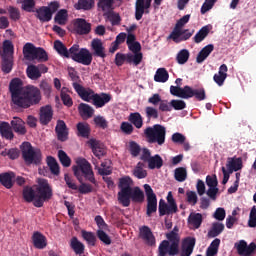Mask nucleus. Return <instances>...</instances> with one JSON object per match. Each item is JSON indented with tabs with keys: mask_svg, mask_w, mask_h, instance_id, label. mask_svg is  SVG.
<instances>
[{
	"mask_svg": "<svg viewBox=\"0 0 256 256\" xmlns=\"http://www.w3.org/2000/svg\"><path fill=\"white\" fill-rule=\"evenodd\" d=\"M9 92L11 102L18 109H29V107L41 103V90L33 85L23 87V80L20 78H14L10 81Z\"/></svg>",
	"mask_w": 256,
	"mask_h": 256,
	"instance_id": "nucleus-1",
	"label": "nucleus"
},
{
	"mask_svg": "<svg viewBox=\"0 0 256 256\" xmlns=\"http://www.w3.org/2000/svg\"><path fill=\"white\" fill-rule=\"evenodd\" d=\"M179 229L177 226L174 227L173 231L166 234V239L163 240L158 247V256H175L179 255V243L181 241V238L179 237V234L177 232Z\"/></svg>",
	"mask_w": 256,
	"mask_h": 256,
	"instance_id": "nucleus-2",
	"label": "nucleus"
},
{
	"mask_svg": "<svg viewBox=\"0 0 256 256\" xmlns=\"http://www.w3.org/2000/svg\"><path fill=\"white\" fill-rule=\"evenodd\" d=\"M77 166L72 167V171L76 176L79 183H83V176L86 181L92 183V185H97V180L95 179V173L91 167V163L85 158H78L76 160Z\"/></svg>",
	"mask_w": 256,
	"mask_h": 256,
	"instance_id": "nucleus-3",
	"label": "nucleus"
},
{
	"mask_svg": "<svg viewBox=\"0 0 256 256\" xmlns=\"http://www.w3.org/2000/svg\"><path fill=\"white\" fill-rule=\"evenodd\" d=\"M170 93L174 97H180V99H191L195 97L196 101H205L207 94L205 88L193 89L191 86L175 87L170 86Z\"/></svg>",
	"mask_w": 256,
	"mask_h": 256,
	"instance_id": "nucleus-4",
	"label": "nucleus"
},
{
	"mask_svg": "<svg viewBox=\"0 0 256 256\" xmlns=\"http://www.w3.org/2000/svg\"><path fill=\"white\" fill-rule=\"evenodd\" d=\"M36 186V199L34 200V207H43L44 203L53 199V187L45 178H40Z\"/></svg>",
	"mask_w": 256,
	"mask_h": 256,
	"instance_id": "nucleus-5",
	"label": "nucleus"
},
{
	"mask_svg": "<svg viewBox=\"0 0 256 256\" xmlns=\"http://www.w3.org/2000/svg\"><path fill=\"white\" fill-rule=\"evenodd\" d=\"M23 55L26 61H37L38 63H47L49 53L42 47H36L33 43H26L23 46Z\"/></svg>",
	"mask_w": 256,
	"mask_h": 256,
	"instance_id": "nucleus-6",
	"label": "nucleus"
},
{
	"mask_svg": "<svg viewBox=\"0 0 256 256\" xmlns=\"http://www.w3.org/2000/svg\"><path fill=\"white\" fill-rule=\"evenodd\" d=\"M22 158L27 165H41L43 154L40 149H35L30 142H23L20 146Z\"/></svg>",
	"mask_w": 256,
	"mask_h": 256,
	"instance_id": "nucleus-7",
	"label": "nucleus"
},
{
	"mask_svg": "<svg viewBox=\"0 0 256 256\" xmlns=\"http://www.w3.org/2000/svg\"><path fill=\"white\" fill-rule=\"evenodd\" d=\"M70 59L81 65H91L93 54L87 48H80L79 44H74L70 48Z\"/></svg>",
	"mask_w": 256,
	"mask_h": 256,
	"instance_id": "nucleus-8",
	"label": "nucleus"
},
{
	"mask_svg": "<svg viewBox=\"0 0 256 256\" xmlns=\"http://www.w3.org/2000/svg\"><path fill=\"white\" fill-rule=\"evenodd\" d=\"M144 134L148 139V143H157L158 145H164L167 130L161 124H156L153 127H147L144 130Z\"/></svg>",
	"mask_w": 256,
	"mask_h": 256,
	"instance_id": "nucleus-9",
	"label": "nucleus"
},
{
	"mask_svg": "<svg viewBox=\"0 0 256 256\" xmlns=\"http://www.w3.org/2000/svg\"><path fill=\"white\" fill-rule=\"evenodd\" d=\"M131 200L133 203H143V201H145V193L143 190H141V188L136 186L130 190V193L127 195L126 199H120L119 203H121L123 207H129V205H131Z\"/></svg>",
	"mask_w": 256,
	"mask_h": 256,
	"instance_id": "nucleus-10",
	"label": "nucleus"
},
{
	"mask_svg": "<svg viewBox=\"0 0 256 256\" xmlns=\"http://www.w3.org/2000/svg\"><path fill=\"white\" fill-rule=\"evenodd\" d=\"M234 249H236L239 256H253L256 254V243L247 244V241L240 240L234 244Z\"/></svg>",
	"mask_w": 256,
	"mask_h": 256,
	"instance_id": "nucleus-11",
	"label": "nucleus"
},
{
	"mask_svg": "<svg viewBox=\"0 0 256 256\" xmlns=\"http://www.w3.org/2000/svg\"><path fill=\"white\" fill-rule=\"evenodd\" d=\"M72 87L74 91H76L77 95L82 99V101H86V103H91L93 101V97H95L96 93L91 88H85L83 85L74 82L72 83Z\"/></svg>",
	"mask_w": 256,
	"mask_h": 256,
	"instance_id": "nucleus-12",
	"label": "nucleus"
},
{
	"mask_svg": "<svg viewBox=\"0 0 256 256\" xmlns=\"http://www.w3.org/2000/svg\"><path fill=\"white\" fill-rule=\"evenodd\" d=\"M133 180L129 176H125L119 179L118 187L120 191L118 192V201L122 199H127V196L131 193L133 189L131 187Z\"/></svg>",
	"mask_w": 256,
	"mask_h": 256,
	"instance_id": "nucleus-13",
	"label": "nucleus"
},
{
	"mask_svg": "<svg viewBox=\"0 0 256 256\" xmlns=\"http://www.w3.org/2000/svg\"><path fill=\"white\" fill-rule=\"evenodd\" d=\"M153 0H136L135 3V19L141 21L143 15H149V9H151V3Z\"/></svg>",
	"mask_w": 256,
	"mask_h": 256,
	"instance_id": "nucleus-14",
	"label": "nucleus"
},
{
	"mask_svg": "<svg viewBox=\"0 0 256 256\" xmlns=\"http://www.w3.org/2000/svg\"><path fill=\"white\" fill-rule=\"evenodd\" d=\"M139 238L149 247H153L156 243L155 235L149 226L144 225L139 228Z\"/></svg>",
	"mask_w": 256,
	"mask_h": 256,
	"instance_id": "nucleus-15",
	"label": "nucleus"
},
{
	"mask_svg": "<svg viewBox=\"0 0 256 256\" xmlns=\"http://www.w3.org/2000/svg\"><path fill=\"white\" fill-rule=\"evenodd\" d=\"M74 30L77 35H89L91 33V23L83 18H78L74 22Z\"/></svg>",
	"mask_w": 256,
	"mask_h": 256,
	"instance_id": "nucleus-16",
	"label": "nucleus"
},
{
	"mask_svg": "<svg viewBox=\"0 0 256 256\" xmlns=\"http://www.w3.org/2000/svg\"><path fill=\"white\" fill-rule=\"evenodd\" d=\"M111 99H112L111 94H107L103 92L100 94L96 93L93 96L92 105H94L96 109H101L102 107H105L107 103L111 101Z\"/></svg>",
	"mask_w": 256,
	"mask_h": 256,
	"instance_id": "nucleus-17",
	"label": "nucleus"
},
{
	"mask_svg": "<svg viewBox=\"0 0 256 256\" xmlns=\"http://www.w3.org/2000/svg\"><path fill=\"white\" fill-rule=\"evenodd\" d=\"M36 19H39L41 23H49L53 19V15L51 14V10H49V7L42 6L40 8H37L34 11Z\"/></svg>",
	"mask_w": 256,
	"mask_h": 256,
	"instance_id": "nucleus-18",
	"label": "nucleus"
},
{
	"mask_svg": "<svg viewBox=\"0 0 256 256\" xmlns=\"http://www.w3.org/2000/svg\"><path fill=\"white\" fill-rule=\"evenodd\" d=\"M226 167L229 173H233L234 171H241L243 169V158L241 157H228Z\"/></svg>",
	"mask_w": 256,
	"mask_h": 256,
	"instance_id": "nucleus-19",
	"label": "nucleus"
},
{
	"mask_svg": "<svg viewBox=\"0 0 256 256\" xmlns=\"http://www.w3.org/2000/svg\"><path fill=\"white\" fill-rule=\"evenodd\" d=\"M0 135L3 139L7 141H13L15 139V134H13V128L9 122L1 121L0 122Z\"/></svg>",
	"mask_w": 256,
	"mask_h": 256,
	"instance_id": "nucleus-20",
	"label": "nucleus"
},
{
	"mask_svg": "<svg viewBox=\"0 0 256 256\" xmlns=\"http://www.w3.org/2000/svg\"><path fill=\"white\" fill-rule=\"evenodd\" d=\"M92 50L94 51L93 55L95 57H101V59H105L107 54L105 53V47L103 46V41L99 38H95L91 42Z\"/></svg>",
	"mask_w": 256,
	"mask_h": 256,
	"instance_id": "nucleus-21",
	"label": "nucleus"
},
{
	"mask_svg": "<svg viewBox=\"0 0 256 256\" xmlns=\"http://www.w3.org/2000/svg\"><path fill=\"white\" fill-rule=\"evenodd\" d=\"M53 119V108L46 105L40 109V123L41 125H49Z\"/></svg>",
	"mask_w": 256,
	"mask_h": 256,
	"instance_id": "nucleus-22",
	"label": "nucleus"
},
{
	"mask_svg": "<svg viewBox=\"0 0 256 256\" xmlns=\"http://www.w3.org/2000/svg\"><path fill=\"white\" fill-rule=\"evenodd\" d=\"M10 125L14 133H17L18 135L27 134V128H25V122L23 121V119L19 117H14L13 120L10 122Z\"/></svg>",
	"mask_w": 256,
	"mask_h": 256,
	"instance_id": "nucleus-23",
	"label": "nucleus"
},
{
	"mask_svg": "<svg viewBox=\"0 0 256 256\" xmlns=\"http://www.w3.org/2000/svg\"><path fill=\"white\" fill-rule=\"evenodd\" d=\"M32 243L35 249H45L47 247V238L41 232L36 231L32 235Z\"/></svg>",
	"mask_w": 256,
	"mask_h": 256,
	"instance_id": "nucleus-24",
	"label": "nucleus"
},
{
	"mask_svg": "<svg viewBox=\"0 0 256 256\" xmlns=\"http://www.w3.org/2000/svg\"><path fill=\"white\" fill-rule=\"evenodd\" d=\"M227 71H229L227 64H222L219 67L218 74L214 75L213 80L219 87L223 86V83H225V79H227Z\"/></svg>",
	"mask_w": 256,
	"mask_h": 256,
	"instance_id": "nucleus-25",
	"label": "nucleus"
},
{
	"mask_svg": "<svg viewBox=\"0 0 256 256\" xmlns=\"http://www.w3.org/2000/svg\"><path fill=\"white\" fill-rule=\"evenodd\" d=\"M88 144L90 145V148L92 149V153L97 157L98 159H101V157H104L105 155V148L99 143V141L95 139H90L88 141Z\"/></svg>",
	"mask_w": 256,
	"mask_h": 256,
	"instance_id": "nucleus-26",
	"label": "nucleus"
},
{
	"mask_svg": "<svg viewBox=\"0 0 256 256\" xmlns=\"http://www.w3.org/2000/svg\"><path fill=\"white\" fill-rule=\"evenodd\" d=\"M77 129V136L83 137V139H89V136L91 135V126L87 122H79L76 125Z\"/></svg>",
	"mask_w": 256,
	"mask_h": 256,
	"instance_id": "nucleus-27",
	"label": "nucleus"
},
{
	"mask_svg": "<svg viewBox=\"0 0 256 256\" xmlns=\"http://www.w3.org/2000/svg\"><path fill=\"white\" fill-rule=\"evenodd\" d=\"M54 49L58 54H60L61 57H65L66 59L71 58V48L67 49V46H65V44H63V42L60 40L54 41Z\"/></svg>",
	"mask_w": 256,
	"mask_h": 256,
	"instance_id": "nucleus-28",
	"label": "nucleus"
},
{
	"mask_svg": "<svg viewBox=\"0 0 256 256\" xmlns=\"http://www.w3.org/2000/svg\"><path fill=\"white\" fill-rule=\"evenodd\" d=\"M215 49V46L213 44H208L204 48L201 49V51L198 53L196 57L197 63H203L211 53H213V50Z\"/></svg>",
	"mask_w": 256,
	"mask_h": 256,
	"instance_id": "nucleus-29",
	"label": "nucleus"
},
{
	"mask_svg": "<svg viewBox=\"0 0 256 256\" xmlns=\"http://www.w3.org/2000/svg\"><path fill=\"white\" fill-rule=\"evenodd\" d=\"M70 247L75 255H83L85 253V244H83L77 237H72L70 240Z\"/></svg>",
	"mask_w": 256,
	"mask_h": 256,
	"instance_id": "nucleus-30",
	"label": "nucleus"
},
{
	"mask_svg": "<svg viewBox=\"0 0 256 256\" xmlns=\"http://www.w3.org/2000/svg\"><path fill=\"white\" fill-rule=\"evenodd\" d=\"M78 111L81 115V117H83V119H91V117H93L94 113H95V109H93V107H91L89 104H85V103H80L78 106Z\"/></svg>",
	"mask_w": 256,
	"mask_h": 256,
	"instance_id": "nucleus-31",
	"label": "nucleus"
},
{
	"mask_svg": "<svg viewBox=\"0 0 256 256\" xmlns=\"http://www.w3.org/2000/svg\"><path fill=\"white\" fill-rule=\"evenodd\" d=\"M22 195L26 203H35V200L37 199V191H35L31 186L24 187Z\"/></svg>",
	"mask_w": 256,
	"mask_h": 256,
	"instance_id": "nucleus-32",
	"label": "nucleus"
},
{
	"mask_svg": "<svg viewBox=\"0 0 256 256\" xmlns=\"http://www.w3.org/2000/svg\"><path fill=\"white\" fill-rule=\"evenodd\" d=\"M13 179H15V173L13 172H6L0 174V183L6 189H11L13 187Z\"/></svg>",
	"mask_w": 256,
	"mask_h": 256,
	"instance_id": "nucleus-33",
	"label": "nucleus"
},
{
	"mask_svg": "<svg viewBox=\"0 0 256 256\" xmlns=\"http://www.w3.org/2000/svg\"><path fill=\"white\" fill-rule=\"evenodd\" d=\"M95 7V0H78L74 5L77 11H91Z\"/></svg>",
	"mask_w": 256,
	"mask_h": 256,
	"instance_id": "nucleus-34",
	"label": "nucleus"
},
{
	"mask_svg": "<svg viewBox=\"0 0 256 256\" xmlns=\"http://www.w3.org/2000/svg\"><path fill=\"white\" fill-rule=\"evenodd\" d=\"M188 223L193 229H199L203 223V215L201 213L190 214L188 217Z\"/></svg>",
	"mask_w": 256,
	"mask_h": 256,
	"instance_id": "nucleus-35",
	"label": "nucleus"
},
{
	"mask_svg": "<svg viewBox=\"0 0 256 256\" xmlns=\"http://www.w3.org/2000/svg\"><path fill=\"white\" fill-rule=\"evenodd\" d=\"M3 53L1 57H13L15 53V46L11 40H4L2 44Z\"/></svg>",
	"mask_w": 256,
	"mask_h": 256,
	"instance_id": "nucleus-36",
	"label": "nucleus"
},
{
	"mask_svg": "<svg viewBox=\"0 0 256 256\" xmlns=\"http://www.w3.org/2000/svg\"><path fill=\"white\" fill-rule=\"evenodd\" d=\"M17 3L21 5L22 11L26 13H35V0H17Z\"/></svg>",
	"mask_w": 256,
	"mask_h": 256,
	"instance_id": "nucleus-37",
	"label": "nucleus"
},
{
	"mask_svg": "<svg viewBox=\"0 0 256 256\" xmlns=\"http://www.w3.org/2000/svg\"><path fill=\"white\" fill-rule=\"evenodd\" d=\"M128 121L134 125L136 129H141V127H143V116H141V113L139 112L130 113Z\"/></svg>",
	"mask_w": 256,
	"mask_h": 256,
	"instance_id": "nucleus-38",
	"label": "nucleus"
},
{
	"mask_svg": "<svg viewBox=\"0 0 256 256\" xmlns=\"http://www.w3.org/2000/svg\"><path fill=\"white\" fill-rule=\"evenodd\" d=\"M222 231H225V225L221 222L212 224V228L208 231V237L215 238L221 235Z\"/></svg>",
	"mask_w": 256,
	"mask_h": 256,
	"instance_id": "nucleus-39",
	"label": "nucleus"
},
{
	"mask_svg": "<svg viewBox=\"0 0 256 256\" xmlns=\"http://www.w3.org/2000/svg\"><path fill=\"white\" fill-rule=\"evenodd\" d=\"M114 4H115V0H99L97 3V7L99 11H103V13H109L113 11Z\"/></svg>",
	"mask_w": 256,
	"mask_h": 256,
	"instance_id": "nucleus-40",
	"label": "nucleus"
},
{
	"mask_svg": "<svg viewBox=\"0 0 256 256\" xmlns=\"http://www.w3.org/2000/svg\"><path fill=\"white\" fill-rule=\"evenodd\" d=\"M26 74L28 79H31L32 81H37V79H41V72H39V69L35 64H31L27 67Z\"/></svg>",
	"mask_w": 256,
	"mask_h": 256,
	"instance_id": "nucleus-41",
	"label": "nucleus"
},
{
	"mask_svg": "<svg viewBox=\"0 0 256 256\" xmlns=\"http://www.w3.org/2000/svg\"><path fill=\"white\" fill-rule=\"evenodd\" d=\"M154 81L156 83H167L169 81V72L165 68H158L154 75Z\"/></svg>",
	"mask_w": 256,
	"mask_h": 256,
	"instance_id": "nucleus-42",
	"label": "nucleus"
},
{
	"mask_svg": "<svg viewBox=\"0 0 256 256\" xmlns=\"http://www.w3.org/2000/svg\"><path fill=\"white\" fill-rule=\"evenodd\" d=\"M141 61H143V53H128L126 54V63L134 64L135 67L141 65Z\"/></svg>",
	"mask_w": 256,
	"mask_h": 256,
	"instance_id": "nucleus-43",
	"label": "nucleus"
},
{
	"mask_svg": "<svg viewBox=\"0 0 256 256\" xmlns=\"http://www.w3.org/2000/svg\"><path fill=\"white\" fill-rule=\"evenodd\" d=\"M47 165L52 173V175H59L61 173L59 168V163H57V159L53 156L47 157Z\"/></svg>",
	"mask_w": 256,
	"mask_h": 256,
	"instance_id": "nucleus-44",
	"label": "nucleus"
},
{
	"mask_svg": "<svg viewBox=\"0 0 256 256\" xmlns=\"http://www.w3.org/2000/svg\"><path fill=\"white\" fill-rule=\"evenodd\" d=\"M81 235L84 241L88 243V245H90L91 247H95L97 243V236H95V233L88 232L87 230H82Z\"/></svg>",
	"mask_w": 256,
	"mask_h": 256,
	"instance_id": "nucleus-45",
	"label": "nucleus"
},
{
	"mask_svg": "<svg viewBox=\"0 0 256 256\" xmlns=\"http://www.w3.org/2000/svg\"><path fill=\"white\" fill-rule=\"evenodd\" d=\"M158 211H159L160 217H163L164 215H171V213H177V212H174L171 209V206L168 205L167 202H165V200L163 199H160L159 201Z\"/></svg>",
	"mask_w": 256,
	"mask_h": 256,
	"instance_id": "nucleus-46",
	"label": "nucleus"
},
{
	"mask_svg": "<svg viewBox=\"0 0 256 256\" xmlns=\"http://www.w3.org/2000/svg\"><path fill=\"white\" fill-rule=\"evenodd\" d=\"M163 167V158L159 154L152 156L150 160H148V168L150 169H161Z\"/></svg>",
	"mask_w": 256,
	"mask_h": 256,
	"instance_id": "nucleus-47",
	"label": "nucleus"
},
{
	"mask_svg": "<svg viewBox=\"0 0 256 256\" xmlns=\"http://www.w3.org/2000/svg\"><path fill=\"white\" fill-rule=\"evenodd\" d=\"M153 213H157V198H148L147 199V208L146 215L147 217H151Z\"/></svg>",
	"mask_w": 256,
	"mask_h": 256,
	"instance_id": "nucleus-48",
	"label": "nucleus"
},
{
	"mask_svg": "<svg viewBox=\"0 0 256 256\" xmlns=\"http://www.w3.org/2000/svg\"><path fill=\"white\" fill-rule=\"evenodd\" d=\"M2 71L6 74L13 71V57L2 56Z\"/></svg>",
	"mask_w": 256,
	"mask_h": 256,
	"instance_id": "nucleus-49",
	"label": "nucleus"
},
{
	"mask_svg": "<svg viewBox=\"0 0 256 256\" xmlns=\"http://www.w3.org/2000/svg\"><path fill=\"white\" fill-rule=\"evenodd\" d=\"M190 53L187 49H182L178 52L176 56V61L178 65H185L189 61Z\"/></svg>",
	"mask_w": 256,
	"mask_h": 256,
	"instance_id": "nucleus-50",
	"label": "nucleus"
},
{
	"mask_svg": "<svg viewBox=\"0 0 256 256\" xmlns=\"http://www.w3.org/2000/svg\"><path fill=\"white\" fill-rule=\"evenodd\" d=\"M209 35V26L202 27L194 36V42L201 43Z\"/></svg>",
	"mask_w": 256,
	"mask_h": 256,
	"instance_id": "nucleus-51",
	"label": "nucleus"
},
{
	"mask_svg": "<svg viewBox=\"0 0 256 256\" xmlns=\"http://www.w3.org/2000/svg\"><path fill=\"white\" fill-rule=\"evenodd\" d=\"M174 177L179 183H183L187 179V169L183 167L176 168L174 170Z\"/></svg>",
	"mask_w": 256,
	"mask_h": 256,
	"instance_id": "nucleus-52",
	"label": "nucleus"
},
{
	"mask_svg": "<svg viewBox=\"0 0 256 256\" xmlns=\"http://www.w3.org/2000/svg\"><path fill=\"white\" fill-rule=\"evenodd\" d=\"M67 17V10L61 9L55 15L54 21L58 23V25H65V23H67Z\"/></svg>",
	"mask_w": 256,
	"mask_h": 256,
	"instance_id": "nucleus-53",
	"label": "nucleus"
},
{
	"mask_svg": "<svg viewBox=\"0 0 256 256\" xmlns=\"http://www.w3.org/2000/svg\"><path fill=\"white\" fill-rule=\"evenodd\" d=\"M65 90L67 91V88H62L61 90V93H60L61 101L63 105H65V107H73V98H71V96L67 94Z\"/></svg>",
	"mask_w": 256,
	"mask_h": 256,
	"instance_id": "nucleus-54",
	"label": "nucleus"
},
{
	"mask_svg": "<svg viewBox=\"0 0 256 256\" xmlns=\"http://www.w3.org/2000/svg\"><path fill=\"white\" fill-rule=\"evenodd\" d=\"M58 159L64 167H71V158L69 155L66 154L65 151L59 150L58 151Z\"/></svg>",
	"mask_w": 256,
	"mask_h": 256,
	"instance_id": "nucleus-55",
	"label": "nucleus"
},
{
	"mask_svg": "<svg viewBox=\"0 0 256 256\" xmlns=\"http://www.w3.org/2000/svg\"><path fill=\"white\" fill-rule=\"evenodd\" d=\"M197 243V239L195 237L188 236L183 239L182 241V247H185L186 249H195V244Z\"/></svg>",
	"mask_w": 256,
	"mask_h": 256,
	"instance_id": "nucleus-56",
	"label": "nucleus"
},
{
	"mask_svg": "<svg viewBox=\"0 0 256 256\" xmlns=\"http://www.w3.org/2000/svg\"><path fill=\"white\" fill-rule=\"evenodd\" d=\"M94 123L96 127H100V129H107V127H109V122L101 115L94 117Z\"/></svg>",
	"mask_w": 256,
	"mask_h": 256,
	"instance_id": "nucleus-57",
	"label": "nucleus"
},
{
	"mask_svg": "<svg viewBox=\"0 0 256 256\" xmlns=\"http://www.w3.org/2000/svg\"><path fill=\"white\" fill-rule=\"evenodd\" d=\"M120 130L124 135H132L133 131H135V128L133 127L132 123L129 122H122L120 125Z\"/></svg>",
	"mask_w": 256,
	"mask_h": 256,
	"instance_id": "nucleus-58",
	"label": "nucleus"
},
{
	"mask_svg": "<svg viewBox=\"0 0 256 256\" xmlns=\"http://www.w3.org/2000/svg\"><path fill=\"white\" fill-rule=\"evenodd\" d=\"M8 13L12 21H19V19H21V12L19 11V8H16L14 6H9Z\"/></svg>",
	"mask_w": 256,
	"mask_h": 256,
	"instance_id": "nucleus-59",
	"label": "nucleus"
},
{
	"mask_svg": "<svg viewBox=\"0 0 256 256\" xmlns=\"http://www.w3.org/2000/svg\"><path fill=\"white\" fill-rule=\"evenodd\" d=\"M108 20L110 21L111 25H120L121 23V16L113 11L107 12Z\"/></svg>",
	"mask_w": 256,
	"mask_h": 256,
	"instance_id": "nucleus-60",
	"label": "nucleus"
},
{
	"mask_svg": "<svg viewBox=\"0 0 256 256\" xmlns=\"http://www.w3.org/2000/svg\"><path fill=\"white\" fill-rule=\"evenodd\" d=\"M129 147H130L129 151L132 157H139V153H141V146H139L137 142L131 141L129 143Z\"/></svg>",
	"mask_w": 256,
	"mask_h": 256,
	"instance_id": "nucleus-61",
	"label": "nucleus"
},
{
	"mask_svg": "<svg viewBox=\"0 0 256 256\" xmlns=\"http://www.w3.org/2000/svg\"><path fill=\"white\" fill-rule=\"evenodd\" d=\"M97 237L104 243V245H111V237L103 230H97Z\"/></svg>",
	"mask_w": 256,
	"mask_h": 256,
	"instance_id": "nucleus-62",
	"label": "nucleus"
},
{
	"mask_svg": "<svg viewBox=\"0 0 256 256\" xmlns=\"http://www.w3.org/2000/svg\"><path fill=\"white\" fill-rule=\"evenodd\" d=\"M40 89L43 91L45 97H49L51 95L52 86L46 80H42L40 82Z\"/></svg>",
	"mask_w": 256,
	"mask_h": 256,
	"instance_id": "nucleus-63",
	"label": "nucleus"
},
{
	"mask_svg": "<svg viewBox=\"0 0 256 256\" xmlns=\"http://www.w3.org/2000/svg\"><path fill=\"white\" fill-rule=\"evenodd\" d=\"M248 227H251V228L256 227V206H253L250 210Z\"/></svg>",
	"mask_w": 256,
	"mask_h": 256,
	"instance_id": "nucleus-64",
	"label": "nucleus"
}]
</instances>
